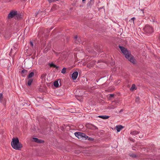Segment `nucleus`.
<instances>
[{"mask_svg": "<svg viewBox=\"0 0 160 160\" xmlns=\"http://www.w3.org/2000/svg\"><path fill=\"white\" fill-rule=\"evenodd\" d=\"M119 47L122 52L125 55L126 58L133 64H136V60L134 57L131 54L130 52H129L127 48L120 46H119Z\"/></svg>", "mask_w": 160, "mask_h": 160, "instance_id": "f257e3e1", "label": "nucleus"}, {"mask_svg": "<svg viewBox=\"0 0 160 160\" xmlns=\"http://www.w3.org/2000/svg\"><path fill=\"white\" fill-rule=\"evenodd\" d=\"M11 144L12 148L16 150H20L22 147V144L19 142L18 138H12Z\"/></svg>", "mask_w": 160, "mask_h": 160, "instance_id": "f03ea898", "label": "nucleus"}, {"mask_svg": "<svg viewBox=\"0 0 160 160\" xmlns=\"http://www.w3.org/2000/svg\"><path fill=\"white\" fill-rule=\"evenodd\" d=\"M143 29L144 31L147 33H151L153 32L152 27L148 24L146 25Z\"/></svg>", "mask_w": 160, "mask_h": 160, "instance_id": "7ed1b4c3", "label": "nucleus"}, {"mask_svg": "<svg viewBox=\"0 0 160 160\" xmlns=\"http://www.w3.org/2000/svg\"><path fill=\"white\" fill-rule=\"evenodd\" d=\"M17 11H16L12 10L8 14V18L9 19H11L15 17L16 15H17Z\"/></svg>", "mask_w": 160, "mask_h": 160, "instance_id": "20e7f679", "label": "nucleus"}, {"mask_svg": "<svg viewBox=\"0 0 160 160\" xmlns=\"http://www.w3.org/2000/svg\"><path fill=\"white\" fill-rule=\"evenodd\" d=\"M84 134V133L81 132H77L75 133L74 134L78 139H83Z\"/></svg>", "mask_w": 160, "mask_h": 160, "instance_id": "39448f33", "label": "nucleus"}, {"mask_svg": "<svg viewBox=\"0 0 160 160\" xmlns=\"http://www.w3.org/2000/svg\"><path fill=\"white\" fill-rule=\"evenodd\" d=\"M33 141L38 143H43L45 142L44 141L38 139L37 138H33Z\"/></svg>", "mask_w": 160, "mask_h": 160, "instance_id": "423d86ee", "label": "nucleus"}, {"mask_svg": "<svg viewBox=\"0 0 160 160\" xmlns=\"http://www.w3.org/2000/svg\"><path fill=\"white\" fill-rule=\"evenodd\" d=\"M78 75V72L77 71L73 72L72 74V79L73 80H75L76 79Z\"/></svg>", "mask_w": 160, "mask_h": 160, "instance_id": "0eeeda50", "label": "nucleus"}, {"mask_svg": "<svg viewBox=\"0 0 160 160\" xmlns=\"http://www.w3.org/2000/svg\"><path fill=\"white\" fill-rule=\"evenodd\" d=\"M58 81H59V83H60V86L61 85V79H58L57 80L55 81L53 83V85L54 87L58 88L59 87Z\"/></svg>", "mask_w": 160, "mask_h": 160, "instance_id": "6e6552de", "label": "nucleus"}, {"mask_svg": "<svg viewBox=\"0 0 160 160\" xmlns=\"http://www.w3.org/2000/svg\"><path fill=\"white\" fill-rule=\"evenodd\" d=\"M87 127L88 128L91 129H98V128L97 127L91 124H87Z\"/></svg>", "mask_w": 160, "mask_h": 160, "instance_id": "1a4fd4ad", "label": "nucleus"}, {"mask_svg": "<svg viewBox=\"0 0 160 160\" xmlns=\"http://www.w3.org/2000/svg\"><path fill=\"white\" fill-rule=\"evenodd\" d=\"M23 17V14H19L17 12V15H16L15 19L17 20H20Z\"/></svg>", "mask_w": 160, "mask_h": 160, "instance_id": "9d476101", "label": "nucleus"}, {"mask_svg": "<svg viewBox=\"0 0 160 160\" xmlns=\"http://www.w3.org/2000/svg\"><path fill=\"white\" fill-rule=\"evenodd\" d=\"M94 0H90V1L87 4V7L91 8L92 5L94 4Z\"/></svg>", "mask_w": 160, "mask_h": 160, "instance_id": "9b49d317", "label": "nucleus"}, {"mask_svg": "<svg viewBox=\"0 0 160 160\" xmlns=\"http://www.w3.org/2000/svg\"><path fill=\"white\" fill-rule=\"evenodd\" d=\"M124 127L121 125H118L116 126V128L117 132H119Z\"/></svg>", "mask_w": 160, "mask_h": 160, "instance_id": "f8f14e48", "label": "nucleus"}, {"mask_svg": "<svg viewBox=\"0 0 160 160\" xmlns=\"http://www.w3.org/2000/svg\"><path fill=\"white\" fill-rule=\"evenodd\" d=\"M28 72V70L25 69L22 70L21 72V74H22V76L23 77H24L27 74Z\"/></svg>", "mask_w": 160, "mask_h": 160, "instance_id": "ddd939ff", "label": "nucleus"}, {"mask_svg": "<svg viewBox=\"0 0 160 160\" xmlns=\"http://www.w3.org/2000/svg\"><path fill=\"white\" fill-rule=\"evenodd\" d=\"M98 117L102 118L103 119H106L108 118L109 117V116L106 115L99 116Z\"/></svg>", "mask_w": 160, "mask_h": 160, "instance_id": "4468645a", "label": "nucleus"}, {"mask_svg": "<svg viewBox=\"0 0 160 160\" xmlns=\"http://www.w3.org/2000/svg\"><path fill=\"white\" fill-rule=\"evenodd\" d=\"M34 75V73L33 72H31L27 77L28 78H31Z\"/></svg>", "mask_w": 160, "mask_h": 160, "instance_id": "2eb2a0df", "label": "nucleus"}, {"mask_svg": "<svg viewBox=\"0 0 160 160\" xmlns=\"http://www.w3.org/2000/svg\"><path fill=\"white\" fill-rule=\"evenodd\" d=\"M139 133V132L136 131H131L130 132V134L133 135H135Z\"/></svg>", "mask_w": 160, "mask_h": 160, "instance_id": "dca6fc26", "label": "nucleus"}, {"mask_svg": "<svg viewBox=\"0 0 160 160\" xmlns=\"http://www.w3.org/2000/svg\"><path fill=\"white\" fill-rule=\"evenodd\" d=\"M137 89V87L135 84H133L132 85L131 87V88L130 90L131 91H133L134 90H136Z\"/></svg>", "mask_w": 160, "mask_h": 160, "instance_id": "f3484780", "label": "nucleus"}, {"mask_svg": "<svg viewBox=\"0 0 160 160\" xmlns=\"http://www.w3.org/2000/svg\"><path fill=\"white\" fill-rule=\"evenodd\" d=\"M33 81V79L32 78H30L28 81V84L29 86H30Z\"/></svg>", "mask_w": 160, "mask_h": 160, "instance_id": "a211bd4d", "label": "nucleus"}, {"mask_svg": "<svg viewBox=\"0 0 160 160\" xmlns=\"http://www.w3.org/2000/svg\"><path fill=\"white\" fill-rule=\"evenodd\" d=\"M48 64L49 65L50 67L54 68L55 67L56 65L54 64L53 62L49 63Z\"/></svg>", "mask_w": 160, "mask_h": 160, "instance_id": "6ab92c4d", "label": "nucleus"}, {"mask_svg": "<svg viewBox=\"0 0 160 160\" xmlns=\"http://www.w3.org/2000/svg\"><path fill=\"white\" fill-rule=\"evenodd\" d=\"M56 7L57 5H54L51 8V10L52 11H54L56 9Z\"/></svg>", "mask_w": 160, "mask_h": 160, "instance_id": "aec40b11", "label": "nucleus"}, {"mask_svg": "<svg viewBox=\"0 0 160 160\" xmlns=\"http://www.w3.org/2000/svg\"><path fill=\"white\" fill-rule=\"evenodd\" d=\"M77 38H78V36L77 35H76L75 36V37H74V39H75V42L77 43V44H78V43H79V41H78V40H77Z\"/></svg>", "mask_w": 160, "mask_h": 160, "instance_id": "412c9836", "label": "nucleus"}, {"mask_svg": "<svg viewBox=\"0 0 160 160\" xmlns=\"http://www.w3.org/2000/svg\"><path fill=\"white\" fill-rule=\"evenodd\" d=\"M95 63V62L94 61H92L90 62L89 64L88 65V67H92L93 66V64Z\"/></svg>", "mask_w": 160, "mask_h": 160, "instance_id": "4be33fe9", "label": "nucleus"}, {"mask_svg": "<svg viewBox=\"0 0 160 160\" xmlns=\"http://www.w3.org/2000/svg\"><path fill=\"white\" fill-rule=\"evenodd\" d=\"M66 68H62L61 71V73L63 74H65L66 72Z\"/></svg>", "mask_w": 160, "mask_h": 160, "instance_id": "5701e85b", "label": "nucleus"}, {"mask_svg": "<svg viewBox=\"0 0 160 160\" xmlns=\"http://www.w3.org/2000/svg\"><path fill=\"white\" fill-rule=\"evenodd\" d=\"M129 155L132 158H136L137 157V155L134 153H132L130 154Z\"/></svg>", "mask_w": 160, "mask_h": 160, "instance_id": "b1692460", "label": "nucleus"}, {"mask_svg": "<svg viewBox=\"0 0 160 160\" xmlns=\"http://www.w3.org/2000/svg\"><path fill=\"white\" fill-rule=\"evenodd\" d=\"M107 78H108V76H105L104 77H102L100 79L101 80H103L104 79H105V81H106L107 80Z\"/></svg>", "mask_w": 160, "mask_h": 160, "instance_id": "393cba45", "label": "nucleus"}, {"mask_svg": "<svg viewBox=\"0 0 160 160\" xmlns=\"http://www.w3.org/2000/svg\"><path fill=\"white\" fill-rule=\"evenodd\" d=\"M116 107L114 105H112L109 107L108 108L109 109H114Z\"/></svg>", "mask_w": 160, "mask_h": 160, "instance_id": "a878e982", "label": "nucleus"}, {"mask_svg": "<svg viewBox=\"0 0 160 160\" xmlns=\"http://www.w3.org/2000/svg\"><path fill=\"white\" fill-rule=\"evenodd\" d=\"M2 94V93H0V102H1V100L3 99Z\"/></svg>", "mask_w": 160, "mask_h": 160, "instance_id": "bb28decb", "label": "nucleus"}, {"mask_svg": "<svg viewBox=\"0 0 160 160\" xmlns=\"http://www.w3.org/2000/svg\"><path fill=\"white\" fill-rule=\"evenodd\" d=\"M83 135V138H84L85 140H87L88 137L86 135L85 133Z\"/></svg>", "mask_w": 160, "mask_h": 160, "instance_id": "cd10ccee", "label": "nucleus"}, {"mask_svg": "<svg viewBox=\"0 0 160 160\" xmlns=\"http://www.w3.org/2000/svg\"><path fill=\"white\" fill-rule=\"evenodd\" d=\"M87 140H88L89 141H93L94 140V139L93 138H92L88 137Z\"/></svg>", "mask_w": 160, "mask_h": 160, "instance_id": "c85d7f7f", "label": "nucleus"}, {"mask_svg": "<svg viewBox=\"0 0 160 160\" xmlns=\"http://www.w3.org/2000/svg\"><path fill=\"white\" fill-rule=\"evenodd\" d=\"M129 140L131 141H132V142H135V140L131 137H130L129 138Z\"/></svg>", "mask_w": 160, "mask_h": 160, "instance_id": "c756f323", "label": "nucleus"}, {"mask_svg": "<svg viewBox=\"0 0 160 160\" xmlns=\"http://www.w3.org/2000/svg\"><path fill=\"white\" fill-rule=\"evenodd\" d=\"M139 100V98L138 97H137L135 100V102H138Z\"/></svg>", "mask_w": 160, "mask_h": 160, "instance_id": "7c9ffc66", "label": "nucleus"}, {"mask_svg": "<svg viewBox=\"0 0 160 160\" xmlns=\"http://www.w3.org/2000/svg\"><path fill=\"white\" fill-rule=\"evenodd\" d=\"M3 100L2 102H3V104L4 105H5L6 103V100L5 99H4L3 100Z\"/></svg>", "mask_w": 160, "mask_h": 160, "instance_id": "2f4dec72", "label": "nucleus"}, {"mask_svg": "<svg viewBox=\"0 0 160 160\" xmlns=\"http://www.w3.org/2000/svg\"><path fill=\"white\" fill-rule=\"evenodd\" d=\"M30 46L32 47H33V42L32 41H31L30 42Z\"/></svg>", "mask_w": 160, "mask_h": 160, "instance_id": "473e14b6", "label": "nucleus"}, {"mask_svg": "<svg viewBox=\"0 0 160 160\" xmlns=\"http://www.w3.org/2000/svg\"><path fill=\"white\" fill-rule=\"evenodd\" d=\"M114 96V95L113 94H110V98H112Z\"/></svg>", "mask_w": 160, "mask_h": 160, "instance_id": "72a5a7b5", "label": "nucleus"}, {"mask_svg": "<svg viewBox=\"0 0 160 160\" xmlns=\"http://www.w3.org/2000/svg\"><path fill=\"white\" fill-rule=\"evenodd\" d=\"M12 49H11V51H10V53H9V55L10 56H11L12 55V54H11V53H12Z\"/></svg>", "mask_w": 160, "mask_h": 160, "instance_id": "f704fd0d", "label": "nucleus"}, {"mask_svg": "<svg viewBox=\"0 0 160 160\" xmlns=\"http://www.w3.org/2000/svg\"><path fill=\"white\" fill-rule=\"evenodd\" d=\"M131 19L133 20V22L134 23V20L135 19V18H132Z\"/></svg>", "mask_w": 160, "mask_h": 160, "instance_id": "c9c22d12", "label": "nucleus"}, {"mask_svg": "<svg viewBox=\"0 0 160 160\" xmlns=\"http://www.w3.org/2000/svg\"><path fill=\"white\" fill-rule=\"evenodd\" d=\"M45 76V75L44 74H43V75H42L41 76V77L42 78H44V77Z\"/></svg>", "mask_w": 160, "mask_h": 160, "instance_id": "e433bc0d", "label": "nucleus"}, {"mask_svg": "<svg viewBox=\"0 0 160 160\" xmlns=\"http://www.w3.org/2000/svg\"><path fill=\"white\" fill-rule=\"evenodd\" d=\"M54 68H55L56 69H58L59 68V67L58 66H57L56 65L55 67Z\"/></svg>", "mask_w": 160, "mask_h": 160, "instance_id": "4c0bfd02", "label": "nucleus"}, {"mask_svg": "<svg viewBox=\"0 0 160 160\" xmlns=\"http://www.w3.org/2000/svg\"><path fill=\"white\" fill-rule=\"evenodd\" d=\"M48 1L49 2H52V0H48Z\"/></svg>", "mask_w": 160, "mask_h": 160, "instance_id": "58836bf2", "label": "nucleus"}, {"mask_svg": "<svg viewBox=\"0 0 160 160\" xmlns=\"http://www.w3.org/2000/svg\"><path fill=\"white\" fill-rule=\"evenodd\" d=\"M123 109H121L120 111H119V112H122L123 111Z\"/></svg>", "mask_w": 160, "mask_h": 160, "instance_id": "ea45409f", "label": "nucleus"}, {"mask_svg": "<svg viewBox=\"0 0 160 160\" xmlns=\"http://www.w3.org/2000/svg\"><path fill=\"white\" fill-rule=\"evenodd\" d=\"M52 0V2H54V1H58L59 0Z\"/></svg>", "mask_w": 160, "mask_h": 160, "instance_id": "a19ab883", "label": "nucleus"}, {"mask_svg": "<svg viewBox=\"0 0 160 160\" xmlns=\"http://www.w3.org/2000/svg\"><path fill=\"white\" fill-rule=\"evenodd\" d=\"M17 24H15L14 26V27H15L16 26H17Z\"/></svg>", "mask_w": 160, "mask_h": 160, "instance_id": "79ce46f5", "label": "nucleus"}, {"mask_svg": "<svg viewBox=\"0 0 160 160\" xmlns=\"http://www.w3.org/2000/svg\"><path fill=\"white\" fill-rule=\"evenodd\" d=\"M148 18H148V17H145V19H148Z\"/></svg>", "mask_w": 160, "mask_h": 160, "instance_id": "37998d69", "label": "nucleus"}, {"mask_svg": "<svg viewBox=\"0 0 160 160\" xmlns=\"http://www.w3.org/2000/svg\"><path fill=\"white\" fill-rule=\"evenodd\" d=\"M38 12H37V13H36V16H37L38 14Z\"/></svg>", "mask_w": 160, "mask_h": 160, "instance_id": "c03bdc74", "label": "nucleus"}, {"mask_svg": "<svg viewBox=\"0 0 160 160\" xmlns=\"http://www.w3.org/2000/svg\"><path fill=\"white\" fill-rule=\"evenodd\" d=\"M82 0V2H84L86 0Z\"/></svg>", "mask_w": 160, "mask_h": 160, "instance_id": "a18cd8bd", "label": "nucleus"}, {"mask_svg": "<svg viewBox=\"0 0 160 160\" xmlns=\"http://www.w3.org/2000/svg\"><path fill=\"white\" fill-rule=\"evenodd\" d=\"M53 52H54L55 53H56V52L55 51H53Z\"/></svg>", "mask_w": 160, "mask_h": 160, "instance_id": "49530a36", "label": "nucleus"}, {"mask_svg": "<svg viewBox=\"0 0 160 160\" xmlns=\"http://www.w3.org/2000/svg\"><path fill=\"white\" fill-rule=\"evenodd\" d=\"M142 11H144V9H142Z\"/></svg>", "mask_w": 160, "mask_h": 160, "instance_id": "de8ad7c7", "label": "nucleus"}]
</instances>
